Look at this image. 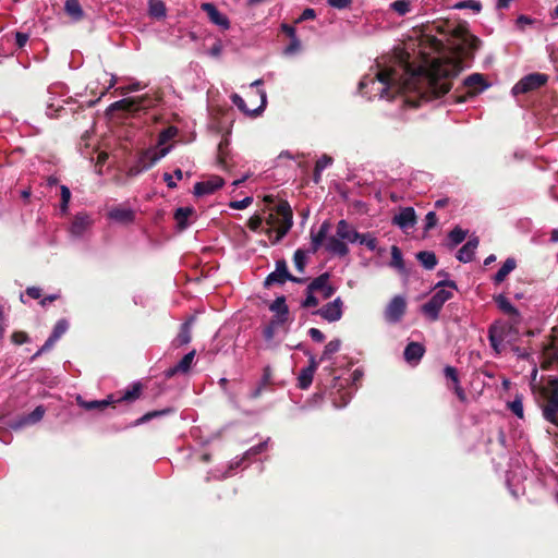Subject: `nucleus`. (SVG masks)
<instances>
[{"label": "nucleus", "instance_id": "obj_1", "mask_svg": "<svg viewBox=\"0 0 558 558\" xmlns=\"http://www.w3.org/2000/svg\"><path fill=\"white\" fill-rule=\"evenodd\" d=\"M461 60L439 57L432 60L428 69L412 68L404 61H395L391 65L377 62L372 73L366 74L359 84L360 92L368 99H393L418 107L421 100L440 97L451 88L450 80L461 71Z\"/></svg>", "mask_w": 558, "mask_h": 558}, {"label": "nucleus", "instance_id": "obj_2", "mask_svg": "<svg viewBox=\"0 0 558 558\" xmlns=\"http://www.w3.org/2000/svg\"><path fill=\"white\" fill-rule=\"evenodd\" d=\"M330 230L329 221H324L317 233L311 234L313 252H317L324 244L330 254L343 257L349 254L348 243L354 244L360 239V232L347 220L341 219L336 227V233L327 236Z\"/></svg>", "mask_w": 558, "mask_h": 558}, {"label": "nucleus", "instance_id": "obj_3", "mask_svg": "<svg viewBox=\"0 0 558 558\" xmlns=\"http://www.w3.org/2000/svg\"><path fill=\"white\" fill-rule=\"evenodd\" d=\"M266 233L272 244L278 243L292 227V209L287 202L280 203L275 213L266 217Z\"/></svg>", "mask_w": 558, "mask_h": 558}, {"label": "nucleus", "instance_id": "obj_4", "mask_svg": "<svg viewBox=\"0 0 558 558\" xmlns=\"http://www.w3.org/2000/svg\"><path fill=\"white\" fill-rule=\"evenodd\" d=\"M441 286L433 296L422 306L423 314L430 320H436L444 304L452 298V290L457 289L454 281L448 280L439 282L437 287Z\"/></svg>", "mask_w": 558, "mask_h": 558}, {"label": "nucleus", "instance_id": "obj_5", "mask_svg": "<svg viewBox=\"0 0 558 558\" xmlns=\"http://www.w3.org/2000/svg\"><path fill=\"white\" fill-rule=\"evenodd\" d=\"M448 41L452 48L465 54L478 49L481 46L480 38L471 34L465 25L454 26L451 29V36Z\"/></svg>", "mask_w": 558, "mask_h": 558}, {"label": "nucleus", "instance_id": "obj_6", "mask_svg": "<svg viewBox=\"0 0 558 558\" xmlns=\"http://www.w3.org/2000/svg\"><path fill=\"white\" fill-rule=\"evenodd\" d=\"M543 396L546 399V404L543 407L544 417L558 425V378H550L547 385L543 388Z\"/></svg>", "mask_w": 558, "mask_h": 558}, {"label": "nucleus", "instance_id": "obj_7", "mask_svg": "<svg viewBox=\"0 0 558 558\" xmlns=\"http://www.w3.org/2000/svg\"><path fill=\"white\" fill-rule=\"evenodd\" d=\"M548 81V76L543 73H531L522 77L511 89L514 96L520 94H526L532 90H535L543 85H545Z\"/></svg>", "mask_w": 558, "mask_h": 558}, {"label": "nucleus", "instance_id": "obj_8", "mask_svg": "<svg viewBox=\"0 0 558 558\" xmlns=\"http://www.w3.org/2000/svg\"><path fill=\"white\" fill-rule=\"evenodd\" d=\"M288 280L295 282L301 281L289 272L286 260L279 259L276 262V269L266 277L264 286L268 288L274 284H283Z\"/></svg>", "mask_w": 558, "mask_h": 558}, {"label": "nucleus", "instance_id": "obj_9", "mask_svg": "<svg viewBox=\"0 0 558 558\" xmlns=\"http://www.w3.org/2000/svg\"><path fill=\"white\" fill-rule=\"evenodd\" d=\"M407 302L401 295H396L387 305L384 316L389 324H396L401 320L405 313Z\"/></svg>", "mask_w": 558, "mask_h": 558}, {"label": "nucleus", "instance_id": "obj_10", "mask_svg": "<svg viewBox=\"0 0 558 558\" xmlns=\"http://www.w3.org/2000/svg\"><path fill=\"white\" fill-rule=\"evenodd\" d=\"M316 314L329 323L338 322L343 314V302L340 298H336L332 302L320 307Z\"/></svg>", "mask_w": 558, "mask_h": 558}, {"label": "nucleus", "instance_id": "obj_11", "mask_svg": "<svg viewBox=\"0 0 558 558\" xmlns=\"http://www.w3.org/2000/svg\"><path fill=\"white\" fill-rule=\"evenodd\" d=\"M257 94H258L259 99H260V105L257 108L252 109V110L246 106L244 99L240 95H238V94H232L231 95V100H232V104L234 106H236L239 108V110H241L245 114H248V116H252V117H256V116H258L264 110V108L266 107V104H267L266 92L264 89H258Z\"/></svg>", "mask_w": 558, "mask_h": 558}, {"label": "nucleus", "instance_id": "obj_12", "mask_svg": "<svg viewBox=\"0 0 558 558\" xmlns=\"http://www.w3.org/2000/svg\"><path fill=\"white\" fill-rule=\"evenodd\" d=\"M170 151V147H153L148 148L141 154L137 161L143 165V168L150 169L161 158H163Z\"/></svg>", "mask_w": 558, "mask_h": 558}, {"label": "nucleus", "instance_id": "obj_13", "mask_svg": "<svg viewBox=\"0 0 558 558\" xmlns=\"http://www.w3.org/2000/svg\"><path fill=\"white\" fill-rule=\"evenodd\" d=\"M223 184L225 181L221 177L213 175L205 181L197 182L194 185V193L197 196L208 195L222 187Z\"/></svg>", "mask_w": 558, "mask_h": 558}, {"label": "nucleus", "instance_id": "obj_14", "mask_svg": "<svg viewBox=\"0 0 558 558\" xmlns=\"http://www.w3.org/2000/svg\"><path fill=\"white\" fill-rule=\"evenodd\" d=\"M310 292H320L323 299H329L335 293V288L329 284V275L327 272L315 278L307 287Z\"/></svg>", "mask_w": 558, "mask_h": 558}, {"label": "nucleus", "instance_id": "obj_15", "mask_svg": "<svg viewBox=\"0 0 558 558\" xmlns=\"http://www.w3.org/2000/svg\"><path fill=\"white\" fill-rule=\"evenodd\" d=\"M93 222L94 221L89 215L78 213L75 215L71 223L70 232L74 238H81L92 227Z\"/></svg>", "mask_w": 558, "mask_h": 558}, {"label": "nucleus", "instance_id": "obj_16", "mask_svg": "<svg viewBox=\"0 0 558 558\" xmlns=\"http://www.w3.org/2000/svg\"><path fill=\"white\" fill-rule=\"evenodd\" d=\"M393 225L407 231L416 223V215L412 207L402 208L392 219Z\"/></svg>", "mask_w": 558, "mask_h": 558}, {"label": "nucleus", "instance_id": "obj_17", "mask_svg": "<svg viewBox=\"0 0 558 558\" xmlns=\"http://www.w3.org/2000/svg\"><path fill=\"white\" fill-rule=\"evenodd\" d=\"M494 300L498 308L510 317L512 327L521 323V315L519 311L510 303V301L504 294L495 296Z\"/></svg>", "mask_w": 558, "mask_h": 558}, {"label": "nucleus", "instance_id": "obj_18", "mask_svg": "<svg viewBox=\"0 0 558 558\" xmlns=\"http://www.w3.org/2000/svg\"><path fill=\"white\" fill-rule=\"evenodd\" d=\"M68 328H69V323L66 319L58 320L57 324L54 325L52 333L46 340V342L44 343V345L40 348V350L37 352L36 355L51 349L54 345V343L61 338V336L66 332Z\"/></svg>", "mask_w": 558, "mask_h": 558}, {"label": "nucleus", "instance_id": "obj_19", "mask_svg": "<svg viewBox=\"0 0 558 558\" xmlns=\"http://www.w3.org/2000/svg\"><path fill=\"white\" fill-rule=\"evenodd\" d=\"M201 8L207 13L211 23L220 26L223 29H228L230 27L228 17L220 13L213 3L205 2L201 5Z\"/></svg>", "mask_w": 558, "mask_h": 558}, {"label": "nucleus", "instance_id": "obj_20", "mask_svg": "<svg viewBox=\"0 0 558 558\" xmlns=\"http://www.w3.org/2000/svg\"><path fill=\"white\" fill-rule=\"evenodd\" d=\"M541 364L543 368H549L554 365L558 366V341H551L544 347Z\"/></svg>", "mask_w": 558, "mask_h": 558}, {"label": "nucleus", "instance_id": "obj_21", "mask_svg": "<svg viewBox=\"0 0 558 558\" xmlns=\"http://www.w3.org/2000/svg\"><path fill=\"white\" fill-rule=\"evenodd\" d=\"M464 86L469 95H476L488 87L484 76L480 73H474L464 80Z\"/></svg>", "mask_w": 558, "mask_h": 558}, {"label": "nucleus", "instance_id": "obj_22", "mask_svg": "<svg viewBox=\"0 0 558 558\" xmlns=\"http://www.w3.org/2000/svg\"><path fill=\"white\" fill-rule=\"evenodd\" d=\"M194 356H195L194 350L189 352L187 354H185L177 365H174L173 367H170L166 371V377L170 378L178 373L189 372L193 364Z\"/></svg>", "mask_w": 558, "mask_h": 558}, {"label": "nucleus", "instance_id": "obj_23", "mask_svg": "<svg viewBox=\"0 0 558 558\" xmlns=\"http://www.w3.org/2000/svg\"><path fill=\"white\" fill-rule=\"evenodd\" d=\"M108 217L119 223H130L134 220V211L126 207H116L108 213Z\"/></svg>", "mask_w": 558, "mask_h": 558}, {"label": "nucleus", "instance_id": "obj_24", "mask_svg": "<svg viewBox=\"0 0 558 558\" xmlns=\"http://www.w3.org/2000/svg\"><path fill=\"white\" fill-rule=\"evenodd\" d=\"M425 349L418 342H410L404 350V359L408 363L416 364L424 355Z\"/></svg>", "mask_w": 558, "mask_h": 558}, {"label": "nucleus", "instance_id": "obj_25", "mask_svg": "<svg viewBox=\"0 0 558 558\" xmlns=\"http://www.w3.org/2000/svg\"><path fill=\"white\" fill-rule=\"evenodd\" d=\"M478 246V240L476 238L470 239L457 254V258L462 263H469L473 259L475 251Z\"/></svg>", "mask_w": 558, "mask_h": 558}, {"label": "nucleus", "instance_id": "obj_26", "mask_svg": "<svg viewBox=\"0 0 558 558\" xmlns=\"http://www.w3.org/2000/svg\"><path fill=\"white\" fill-rule=\"evenodd\" d=\"M270 311L276 313V323H286L288 316V306L284 296L277 298L270 305Z\"/></svg>", "mask_w": 558, "mask_h": 558}, {"label": "nucleus", "instance_id": "obj_27", "mask_svg": "<svg viewBox=\"0 0 558 558\" xmlns=\"http://www.w3.org/2000/svg\"><path fill=\"white\" fill-rule=\"evenodd\" d=\"M517 267V262L514 258L512 257H509L505 260V263L502 264V266L499 268V270L496 272V275L494 276L493 280H494V283L495 284H500L501 282L505 281V279L507 278V276L513 271Z\"/></svg>", "mask_w": 558, "mask_h": 558}, {"label": "nucleus", "instance_id": "obj_28", "mask_svg": "<svg viewBox=\"0 0 558 558\" xmlns=\"http://www.w3.org/2000/svg\"><path fill=\"white\" fill-rule=\"evenodd\" d=\"M116 402L112 396H109L104 400L84 401L81 397H77V403L86 410H104L108 405Z\"/></svg>", "mask_w": 558, "mask_h": 558}, {"label": "nucleus", "instance_id": "obj_29", "mask_svg": "<svg viewBox=\"0 0 558 558\" xmlns=\"http://www.w3.org/2000/svg\"><path fill=\"white\" fill-rule=\"evenodd\" d=\"M195 214L192 207H180L174 213V219L180 230H184L189 227V218Z\"/></svg>", "mask_w": 558, "mask_h": 558}, {"label": "nucleus", "instance_id": "obj_30", "mask_svg": "<svg viewBox=\"0 0 558 558\" xmlns=\"http://www.w3.org/2000/svg\"><path fill=\"white\" fill-rule=\"evenodd\" d=\"M140 101H142V99L124 98V99L113 102L110 106V109L111 110L134 111V110L140 109V107H141Z\"/></svg>", "mask_w": 558, "mask_h": 558}, {"label": "nucleus", "instance_id": "obj_31", "mask_svg": "<svg viewBox=\"0 0 558 558\" xmlns=\"http://www.w3.org/2000/svg\"><path fill=\"white\" fill-rule=\"evenodd\" d=\"M44 415H45V408L43 405H38L35 408V410L32 413H29L28 415L23 417L13 427L19 428V427H22L23 425L37 423L44 417Z\"/></svg>", "mask_w": 558, "mask_h": 558}, {"label": "nucleus", "instance_id": "obj_32", "mask_svg": "<svg viewBox=\"0 0 558 558\" xmlns=\"http://www.w3.org/2000/svg\"><path fill=\"white\" fill-rule=\"evenodd\" d=\"M148 14L154 19H163L167 15L166 4L162 0H148Z\"/></svg>", "mask_w": 558, "mask_h": 558}, {"label": "nucleus", "instance_id": "obj_33", "mask_svg": "<svg viewBox=\"0 0 558 558\" xmlns=\"http://www.w3.org/2000/svg\"><path fill=\"white\" fill-rule=\"evenodd\" d=\"M64 10L74 21H80L84 15L78 0H66Z\"/></svg>", "mask_w": 558, "mask_h": 558}, {"label": "nucleus", "instance_id": "obj_34", "mask_svg": "<svg viewBox=\"0 0 558 558\" xmlns=\"http://www.w3.org/2000/svg\"><path fill=\"white\" fill-rule=\"evenodd\" d=\"M416 257L426 269H433L437 265V258L433 252L423 251L417 253Z\"/></svg>", "mask_w": 558, "mask_h": 558}, {"label": "nucleus", "instance_id": "obj_35", "mask_svg": "<svg viewBox=\"0 0 558 558\" xmlns=\"http://www.w3.org/2000/svg\"><path fill=\"white\" fill-rule=\"evenodd\" d=\"M314 374L315 371L308 367L302 368L298 376L299 387L301 389H307L313 381Z\"/></svg>", "mask_w": 558, "mask_h": 558}, {"label": "nucleus", "instance_id": "obj_36", "mask_svg": "<svg viewBox=\"0 0 558 558\" xmlns=\"http://www.w3.org/2000/svg\"><path fill=\"white\" fill-rule=\"evenodd\" d=\"M141 390H142L141 384L135 383L129 389H126L124 391V393L119 399H116V402L117 401H134L140 397Z\"/></svg>", "mask_w": 558, "mask_h": 558}, {"label": "nucleus", "instance_id": "obj_37", "mask_svg": "<svg viewBox=\"0 0 558 558\" xmlns=\"http://www.w3.org/2000/svg\"><path fill=\"white\" fill-rule=\"evenodd\" d=\"M341 341L340 339H333L329 341L320 356V361L329 360L331 356L340 350Z\"/></svg>", "mask_w": 558, "mask_h": 558}, {"label": "nucleus", "instance_id": "obj_38", "mask_svg": "<svg viewBox=\"0 0 558 558\" xmlns=\"http://www.w3.org/2000/svg\"><path fill=\"white\" fill-rule=\"evenodd\" d=\"M356 243H360L362 245H365L369 251L375 252L377 251V239L369 232L367 233H360V239Z\"/></svg>", "mask_w": 558, "mask_h": 558}, {"label": "nucleus", "instance_id": "obj_39", "mask_svg": "<svg viewBox=\"0 0 558 558\" xmlns=\"http://www.w3.org/2000/svg\"><path fill=\"white\" fill-rule=\"evenodd\" d=\"M390 266L398 269V270H403L404 269V265H403V259H402V253L400 251V248L396 245H393L391 247V262H390Z\"/></svg>", "mask_w": 558, "mask_h": 558}, {"label": "nucleus", "instance_id": "obj_40", "mask_svg": "<svg viewBox=\"0 0 558 558\" xmlns=\"http://www.w3.org/2000/svg\"><path fill=\"white\" fill-rule=\"evenodd\" d=\"M390 7L399 15H405L411 10V0H396Z\"/></svg>", "mask_w": 558, "mask_h": 558}, {"label": "nucleus", "instance_id": "obj_41", "mask_svg": "<svg viewBox=\"0 0 558 558\" xmlns=\"http://www.w3.org/2000/svg\"><path fill=\"white\" fill-rule=\"evenodd\" d=\"M180 345L187 344L191 341V323L186 322L181 326V330L177 337Z\"/></svg>", "mask_w": 558, "mask_h": 558}, {"label": "nucleus", "instance_id": "obj_42", "mask_svg": "<svg viewBox=\"0 0 558 558\" xmlns=\"http://www.w3.org/2000/svg\"><path fill=\"white\" fill-rule=\"evenodd\" d=\"M453 9H458V10L470 9L475 13H480L482 10V4L480 1H476V0H464V1H460V2L456 3L453 5Z\"/></svg>", "mask_w": 558, "mask_h": 558}, {"label": "nucleus", "instance_id": "obj_43", "mask_svg": "<svg viewBox=\"0 0 558 558\" xmlns=\"http://www.w3.org/2000/svg\"><path fill=\"white\" fill-rule=\"evenodd\" d=\"M465 236H466V232L464 230H462L461 228L456 227L454 229H452L450 231L448 238H449L451 245L456 246V245L460 244L461 242H463Z\"/></svg>", "mask_w": 558, "mask_h": 558}, {"label": "nucleus", "instance_id": "obj_44", "mask_svg": "<svg viewBox=\"0 0 558 558\" xmlns=\"http://www.w3.org/2000/svg\"><path fill=\"white\" fill-rule=\"evenodd\" d=\"M60 192H61L60 210L62 214H65L68 211L69 203L71 199V192H70V189L65 185H61Z\"/></svg>", "mask_w": 558, "mask_h": 558}, {"label": "nucleus", "instance_id": "obj_45", "mask_svg": "<svg viewBox=\"0 0 558 558\" xmlns=\"http://www.w3.org/2000/svg\"><path fill=\"white\" fill-rule=\"evenodd\" d=\"M508 405L514 415H517L519 418H523V403L521 397H515V399Z\"/></svg>", "mask_w": 558, "mask_h": 558}, {"label": "nucleus", "instance_id": "obj_46", "mask_svg": "<svg viewBox=\"0 0 558 558\" xmlns=\"http://www.w3.org/2000/svg\"><path fill=\"white\" fill-rule=\"evenodd\" d=\"M171 412L170 409H166V410H161V411H151V412H148L146 414H144L142 417H140L137 421H136V425L138 424H144L155 417H158V416H161V415H165L167 413Z\"/></svg>", "mask_w": 558, "mask_h": 558}, {"label": "nucleus", "instance_id": "obj_47", "mask_svg": "<svg viewBox=\"0 0 558 558\" xmlns=\"http://www.w3.org/2000/svg\"><path fill=\"white\" fill-rule=\"evenodd\" d=\"M294 265L299 271H303L306 264V255L303 251L298 250L293 256Z\"/></svg>", "mask_w": 558, "mask_h": 558}, {"label": "nucleus", "instance_id": "obj_48", "mask_svg": "<svg viewBox=\"0 0 558 558\" xmlns=\"http://www.w3.org/2000/svg\"><path fill=\"white\" fill-rule=\"evenodd\" d=\"M489 341H490V344L492 347L497 351L499 352V347L501 345L504 339L501 337V335L498 333V331L494 328H492L489 330Z\"/></svg>", "mask_w": 558, "mask_h": 558}, {"label": "nucleus", "instance_id": "obj_49", "mask_svg": "<svg viewBox=\"0 0 558 558\" xmlns=\"http://www.w3.org/2000/svg\"><path fill=\"white\" fill-rule=\"evenodd\" d=\"M283 323H276V319L274 318L269 325L264 329V337L267 341L272 340L276 329L282 325Z\"/></svg>", "mask_w": 558, "mask_h": 558}, {"label": "nucleus", "instance_id": "obj_50", "mask_svg": "<svg viewBox=\"0 0 558 558\" xmlns=\"http://www.w3.org/2000/svg\"><path fill=\"white\" fill-rule=\"evenodd\" d=\"M332 163V158L327 156V155H323L317 161H316V165H315V168H316V172L317 173H322L327 167H329L330 165Z\"/></svg>", "mask_w": 558, "mask_h": 558}, {"label": "nucleus", "instance_id": "obj_51", "mask_svg": "<svg viewBox=\"0 0 558 558\" xmlns=\"http://www.w3.org/2000/svg\"><path fill=\"white\" fill-rule=\"evenodd\" d=\"M252 203H253V198L251 196H247V197H244L241 201H233V202H231L229 204V206L232 209L241 210V209L247 208Z\"/></svg>", "mask_w": 558, "mask_h": 558}, {"label": "nucleus", "instance_id": "obj_52", "mask_svg": "<svg viewBox=\"0 0 558 558\" xmlns=\"http://www.w3.org/2000/svg\"><path fill=\"white\" fill-rule=\"evenodd\" d=\"M177 135V129L174 128H168L163 130L159 135V146L163 145L167 141L174 137Z\"/></svg>", "mask_w": 558, "mask_h": 558}, {"label": "nucleus", "instance_id": "obj_53", "mask_svg": "<svg viewBox=\"0 0 558 558\" xmlns=\"http://www.w3.org/2000/svg\"><path fill=\"white\" fill-rule=\"evenodd\" d=\"M437 223V217L434 211H428L425 216V230L428 231Z\"/></svg>", "mask_w": 558, "mask_h": 558}, {"label": "nucleus", "instance_id": "obj_54", "mask_svg": "<svg viewBox=\"0 0 558 558\" xmlns=\"http://www.w3.org/2000/svg\"><path fill=\"white\" fill-rule=\"evenodd\" d=\"M445 376L447 379H450L453 385L459 383L457 369L452 366H446L444 369Z\"/></svg>", "mask_w": 558, "mask_h": 558}, {"label": "nucleus", "instance_id": "obj_55", "mask_svg": "<svg viewBox=\"0 0 558 558\" xmlns=\"http://www.w3.org/2000/svg\"><path fill=\"white\" fill-rule=\"evenodd\" d=\"M290 39H291V43L284 50V52L287 54H292V53L296 52L298 50H300V48H301V43L296 36L292 37Z\"/></svg>", "mask_w": 558, "mask_h": 558}, {"label": "nucleus", "instance_id": "obj_56", "mask_svg": "<svg viewBox=\"0 0 558 558\" xmlns=\"http://www.w3.org/2000/svg\"><path fill=\"white\" fill-rule=\"evenodd\" d=\"M328 4L335 9H345L351 4V0H327Z\"/></svg>", "mask_w": 558, "mask_h": 558}, {"label": "nucleus", "instance_id": "obj_57", "mask_svg": "<svg viewBox=\"0 0 558 558\" xmlns=\"http://www.w3.org/2000/svg\"><path fill=\"white\" fill-rule=\"evenodd\" d=\"M302 305L304 307H314L318 305V299L313 295V292L308 291V294L306 295L305 300L302 302Z\"/></svg>", "mask_w": 558, "mask_h": 558}, {"label": "nucleus", "instance_id": "obj_58", "mask_svg": "<svg viewBox=\"0 0 558 558\" xmlns=\"http://www.w3.org/2000/svg\"><path fill=\"white\" fill-rule=\"evenodd\" d=\"M262 223L263 219L259 216H253L250 218L247 225L252 231H257L260 228Z\"/></svg>", "mask_w": 558, "mask_h": 558}, {"label": "nucleus", "instance_id": "obj_59", "mask_svg": "<svg viewBox=\"0 0 558 558\" xmlns=\"http://www.w3.org/2000/svg\"><path fill=\"white\" fill-rule=\"evenodd\" d=\"M145 86L142 85V83L140 82H135L131 85H129L128 87H121L119 88V90L121 92L122 95H125L126 93L129 92H136V90H141L143 89Z\"/></svg>", "mask_w": 558, "mask_h": 558}, {"label": "nucleus", "instance_id": "obj_60", "mask_svg": "<svg viewBox=\"0 0 558 558\" xmlns=\"http://www.w3.org/2000/svg\"><path fill=\"white\" fill-rule=\"evenodd\" d=\"M308 333L311 338L316 342H323L325 340L324 333L317 328H311Z\"/></svg>", "mask_w": 558, "mask_h": 558}, {"label": "nucleus", "instance_id": "obj_61", "mask_svg": "<svg viewBox=\"0 0 558 558\" xmlns=\"http://www.w3.org/2000/svg\"><path fill=\"white\" fill-rule=\"evenodd\" d=\"M267 448V441H264L255 447H252L251 449H248L246 451V456H255V454H258L260 452H263L264 450H266Z\"/></svg>", "mask_w": 558, "mask_h": 558}, {"label": "nucleus", "instance_id": "obj_62", "mask_svg": "<svg viewBox=\"0 0 558 558\" xmlns=\"http://www.w3.org/2000/svg\"><path fill=\"white\" fill-rule=\"evenodd\" d=\"M12 340L16 344H23L27 341V335L25 332L19 331L12 335Z\"/></svg>", "mask_w": 558, "mask_h": 558}, {"label": "nucleus", "instance_id": "obj_63", "mask_svg": "<svg viewBox=\"0 0 558 558\" xmlns=\"http://www.w3.org/2000/svg\"><path fill=\"white\" fill-rule=\"evenodd\" d=\"M146 170H147L146 168H143V165H141L138 161H136V163L129 169V175L134 177V175L142 173L143 171H146Z\"/></svg>", "mask_w": 558, "mask_h": 558}, {"label": "nucleus", "instance_id": "obj_64", "mask_svg": "<svg viewBox=\"0 0 558 558\" xmlns=\"http://www.w3.org/2000/svg\"><path fill=\"white\" fill-rule=\"evenodd\" d=\"M26 294L32 299H39L41 296V290L37 287H29L26 289Z\"/></svg>", "mask_w": 558, "mask_h": 558}]
</instances>
